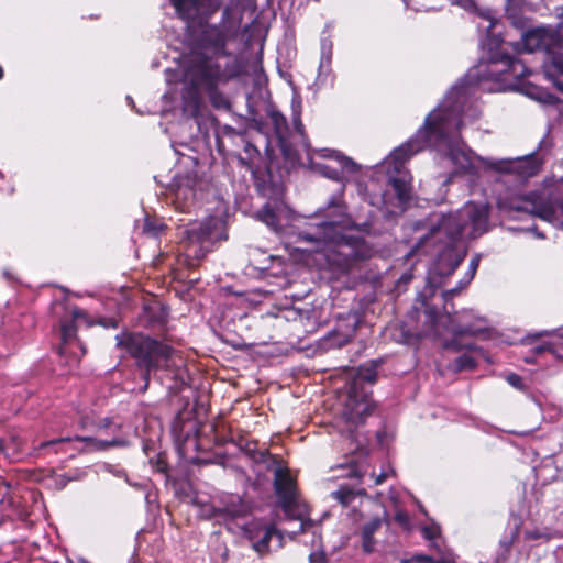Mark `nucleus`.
Masks as SVG:
<instances>
[{"label": "nucleus", "instance_id": "nucleus-45", "mask_svg": "<svg viewBox=\"0 0 563 563\" xmlns=\"http://www.w3.org/2000/svg\"><path fill=\"white\" fill-rule=\"evenodd\" d=\"M296 129L298 132H301L302 123L300 121L296 123Z\"/></svg>", "mask_w": 563, "mask_h": 563}, {"label": "nucleus", "instance_id": "nucleus-46", "mask_svg": "<svg viewBox=\"0 0 563 563\" xmlns=\"http://www.w3.org/2000/svg\"><path fill=\"white\" fill-rule=\"evenodd\" d=\"M400 563H413V562H412V559L409 558V559L401 560Z\"/></svg>", "mask_w": 563, "mask_h": 563}, {"label": "nucleus", "instance_id": "nucleus-5", "mask_svg": "<svg viewBox=\"0 0 563 563\" xmlns=\"http://www.w3.org/2000/svg\"><path fill=\"white\" fill-rule=\"evenodd\" d=\"M251 459L258 464H264L267 470L274 472V488L279 504L289 521L296 523L297 528L292 530H277L273 526L264 527L261 532L262 537L257 540L251 536L253 548L258 553H265L269 550V541L276 539V548L282 547L284 534L294 538L297 533L303 532L307 525L311 526L303 518V509L299 503L295 481L289 471L282 466L280 461L272 455L268 451L251 452Z\"/></svg>", "mask_w": 563, "mask_h": 563}, {"label": "nucleus", "instance_id": "nucleus-10", "mask_svg": "<svg viewBox=\"0 0 563 563\" xmlns=\"http://www.w3.org/2000/svg\"><path fill=\"white\" fill-rule=\"evenodd\" d=\"M517 53H545V60L563 74V23L540 25L521 33L519 42L514 43Z\"/></svg>", "mask_w": 563, "mask_h": 563}, {"label": "nucleus", "instance_id": "nucleus-36", "mask_svg": "<svg viewBox=\"0 0 563 563\" xmlns=\"http://www.w3.org/2000/svg\"><path fill=\"white\" fill-rule=\"evenodd\" d=\"M395 520L401 525L408 523V515L405 511H397L395 515Z\"/></svg>", "mask_w": 563, "mask_h": 563}, {"label": "nucleus", "instance_id": "nucleus-26", "mask_svg": "<svg viewBox=\"0 0 563 563\" xmlns=\"http://www.w3.org/2000/svg\"><path fill=\"white\" fill-rule=\"evenodd\" d=\"M479 261H481V256L478 254H476L470 262V265H468V269L465 274V276L463 277V285L462 287H466L471 280L474 278L475 276V273L478 268V265H479Z\"/></svg>", "mask_w": 563, "mask_h": 563}, {"label": "nucleus", "instance_id": "nucleus-14", "mask_svg": "<svg viewBox=\"0 0 563 563\" xmlns=\"http://www.w3.org/2000/svg\"><path fill=\"white\" fill-rule=\"evenodd\" d=\"M320 156L333 158L339 167L330 164H316V169L324 177L343 183L345 180V174H354L358 170L360 166L350 157L342 155L341 153L332 150H321Z\"/></svg>", "mask_w": 563, "mask_h": 563}, {"label": "nucleus", "instance_id": "nucleus-22", "mask_svg": "<svg viewBox=\"0 0 563 563\" xmlns=\"http://www.w3.org/2000/svg\"><path fill=\"white\" fill-rule=\"evenodd\" d=\"M268 117L271 119V122L274 126L275 134L280 143L282 146H284V139L288 131L287 120L277 110H271L268 113Z\"/></svg>", "mask_w": 563, "mask_h": 563}, {"label": "nucleus", "instance_id": "nucleus-40", "mask_svg": "<svg viewBox=\"0 0 563 563\" xmlns=\"http://www.w3.org/2000/svg\"><path fill=\"white\" fill-rule=\"evenodd\" d=\"M540 335H541V333H536L533 335L527 336L526 339H523V341L532 342V341L537 340Z\"/></svg>", "mask_w": 563, "mask_h": 563}, {"label": "nucleus", "instance_id": "nucleus-47", "mask_svg": "<svg viewBox=\"0 0 563 563\" xmlns=\"http://www.w3.org/2000/svg\"><path fill=\"white\" fill-rule=\"evenodd\" d=\"M547 144L545 140L540 141L539 148H543V146Z\"/></svg>", "mask_w": 563, "mask_h": 563}, {"label": "nucleus", "instance_id": "nucleus-4", "mask_svg": "<svg viewBox=\"0 0 563 563\" xmlns=\"http://www.w3.org/2000/svg\"><path fill=\"white\" fill-rule=\"evenodd\" d=\"M231 71L217 57L192 53L183 65L181 99L184 112L197 118L202 95H207L212 106L229 110L230 100L218 90V86L231 78Z\"/></svg>", "mask_w": 563, "mask_h": 563}, {"label": "nucleus", "instance_id": "nucleus-34", "mask_svg": "<svg viewBox=\"0 0 563 563\" xmlns=\"http://www.w3.org/2000/svg\"><path fill=\"white\" fill-rule=\"evenodd\" d=\"M310 563H328L323 551H313L309 555Z\"/></svg>", "mask_w": 563, "mask_h": 563}, {"label": "nucleus", "instance_id": "nucleus-29", "mask_svg": "<svg viewBox=\"0 0 563 563\" xmlns=\"http://www.w3.org/2000/svg\"><path fill=\"white\" fill-rule=\"evenodd\" d=\"M163 229V224L153 222L150 219H145L143 231L147 234L156 236L159 231Z\"/></svg>", "mask_w": 563, "mask_h": 563}, {"label": "nucleus", "instance_id": "nucleus-44", "mask_svg": "<svg viewBox=\"0 0 563 563\" xmlns=\"http://www.w3.org/2000/svg\"><path fill=\"white\" fill-rule=\"evenodd\" d=\"M431 548L435 549L437 551L440 552V547L438 544V542L433 541L432 544H431Z\"/></svg>", "mask_w": 563, "mask_h": 563}, {"label": "nucleus", "instance_id": "nucleus-35", "mask_svg": "<svg viewBox=\"0 0 563 563\" xmlns=\"http://www.w3.org/2000/svg\"><path fill=\"white\" fill-rule=\"evenodd\" d=\"M413 563H431L432 556L427 554H416L411 556Z\"/></svg>", "mask_w": 563, "mask_h": 563}, {"label": "nucleus", "instance_id": "nucleus-41", "mask_svg": "<svg viewBox=\"0 0 563 563\" xmlns=\"http://www.w3.org/2000/svg\"><path fill=\"white\" fill-rule=\"evenodd\" d=\"M410 279H411V275H408V274H404V275L400 277V280H401V282H405V283H408Z\"/></svg>", "mask_w": 563, "mask_h": 563}, {"label": "nucleus", "instance_id": "nucleus-37", "mask_svg": "<svg viewBox=\"0 0 563 563\" xmlns=\"http://www.w3.org/2000/svg\"><path fill=\"white\" fill-rule=\"evenodd\" d=\"M189 0H172L173 5L180 10Z\"/></svg>", "mask_w": 563, "mask_h": 563}, {"label": "nucleus", "instance_id": "nucleus-11", "mask_svg": "<svg viewBox=\"0 0 563 563\" xmlns=\"http://www.w3.org/2000/svg\"><path fill=\"white\" fill-rule=\"evenodd\" d=\"M537 195L510 194L499 197L498 209L509 217L516 218V213H528L539 217L554 228L563 230V198H549L539 201Z\"/></svg>", "mask_w": 563, "mask_h": 563}, {"label": "nucleus", "instance_id": "nucleus-3", "mask_svg": "<svg viewBox=\"0 0 563 563\" xmlns=\"http://www.w3.org/2000/svg\"><path fill=\"white\" fill-rule=\"evenodd\" d=\"M488 229V208L484 205L467 202L455 213L433 214L429 233L419 238L417 247L428 244H442L435 269L439 274H452L463 257L454 252L455 242L466 235L475 239Z\"/></svg>", "mask_w": 563, "mask_h": 563}, {"label": "nucleus", "instance_id": "nucleus-21", "mask_svg": "<svg viewBox=\"0 0 563 563\" xmlns=\"http://www.w3.org/2000/svg\"><path fill=\"white\" fill-rule=\"evenodd\" d=\"M249 511V507L238 496H231L221 508V512L229 519H236L244 517Z\"/></svg>", "mask_w": 563, "mask_h": 563}, {"label": "nucleus", "instance_id": "nucleus-15", "mask_svg": "<svg viewBox=\"0 0 563 563\" xmlns=\"http://www.w3.org/2000/svg\"><path fill=\"white\" fill-rule=\"evenodd\" d=\"M289 210L279 199L267 201L256 212V218L265 223L272 231L278 233L283 228V220L287 219Z\"/></svg>", "mask_w": 563, "mask_h": 563}, {"label": "nucleus", "instance_id": "nucleus-19", "mask_svg": "<svg viewBox=\"0 0 563 563\" xmlns=\"http://www.w3.org/2000/svg\"><path fill=\"white\" fill-rule=\"evenodd\" d=\"M365 494L364 488H356L353 485L341 484L336 490L331 492L330 496L342 506H349L356 496Z\"/></svg>", "mask_w": 563, "mask_h": 563}, {"label": "nucleus", "instance_id": "nucleus-51", "mask_svg": "<svg viewBox=\"0 0 563 563\" xmlns=\"http://www.w3.org/2000/svg\"><path fill=\"white\" fill-rule=\"evenodd\" d=\"M562 180H563V178H562Z\"/></svg>", "mask_w": 563, "mask_h": 563}, {"label": "nucleus", "instance_id": "nucleus-31", "mask_svg": "<svg viewBox=\"0 0 563 563\" xmlns=\"http://www.w3.org/2000/svg\"><path fill=\"white\" fill-rule=\"evenodd\" d=\"M506 380L510 386L518 390H522L525 388V383L522 378L515 373L507 375Z\"/></svg>", "mask_w": 563, "mask_h": 563}, {"label": "nucleus", "instance_id": "nucleus-24", "mask_svg": "<svg viewBox=\"0 0 563 563\" xmlns=\"http://www.w3.org/2000/svg\"><path fill=\"white\" fill-rule=\"evenodd\" d=\"M341 468L344 471V474H342L341 476L353 478L356 481L357 484L361 483V479L364 475V471L360 463L351 461L346 466H341Z\"/></svg>", "mask_w": 563, "mask_h": 563}, {"label": "nucleus", "instance_id": "nucleus-50", "mask_svg": "<svg viewBox=\"0 0 563 563\" xmlns=\"http://www.w3.org/2000/svg\"><path fill=\"white\" fill-rule=\"evenodd\" d=\"M561 335L563 336V329H562V333H561ZM561 358H563V355H561Z\"/></svg>", "mask_w": 563, "mask_h": 563}, {"label": "nucleus", "instance_id": "nucleus-48", "mask_svg": "<svg viewBox=\"0 0 563 563\" xmlns=\"http://www.w3.org/2000/svg\"><path fill=\"white\" fill-rule=\"evenodd\" d=\"M126 100H128L129 104L133 106V100L130 96L126 97Z\"/></svg>", "mask_w": 563, "mask_h": 563}, {"label": "nucleus", "instance_id": "nucleus-23", "mask_svg": "<svg viewBox=\"0 0 563 563\" xmlns=\"http://www.w3.org/2000/svg\"><path fill=\"white\" fill-rule=\"evenodd\" d=\"M476 360L472 355L464 353L454 360L452 369L454 372L473 369L476 367Z\"/></svg>", "mask_w": 563, "mask_h": 563}, {"label": "nucleus", "instance_id": "nucleus-6", "mask_svg": "<svg viewBox=\"0 0 563 563\" xmlns=\"http://www.w3.org/2000/svg\"><path fill=\"white\" fill-rule=\"evenodd\" d=\"M435 294V286L428 283L423 290L418 294L417 303L423 308L426 322L430 330L429 334L441 336L448 332L453 335L450 341H446L444 346L454 351L475 350L473 343H462L463 336H476L485 333L488 330V321L485 317L479 316L474 310L464 309L454 314L451 311L440 313V311L429 305V299Z\"/></svg>", "mask_w": 563, "mask_h": 563}, {"label": "nucleus", "instance_id": "nucleus-18", "mask_svg": "<svg viewBox=\"0 0 563 563\" xmlns=\"http://www.w3.org/2000/svg\"><path fill=\"white\" fill-rule=\"evenodd\" d=\"M4 493H0V522L5 518L22 517L24 510L20 508L14 497L9 494L7 486L2 487Z\"/></svg>", "mask_w": 563, "mask_h": 563}, {"label": "nucleus", "instance_id": "nucleus-2", "mask_svg": "<svg viewBox=\"0 0 563 563\" xmlns=\"http://www.w3.org/2000/svg\"><path fill=\"white\" fill-rule=\"evenodd\" d=\"M324 217L325 220L311 222L298 232V241L312 244L305 251L322 253L329 266L338 273H346L372 256L373 250L363 239L341 233L345 224V207L340 197L329 200Z\"/></svg>", "mask_w": 563, "mask_h": 563}, {"label": "nucleus", "instance_id": "nucleus-16", "mask_svg": "<svg viewBox=\"0 0 563 563\" xmlns=\"http://www.w3.org/2000/svg\"><path fill=\"white\" fill-rule=\"evenodd\" d=\"M332 49L333 43L331 38L322 37L320 43V62L318 67V75L316 79V85L319 87L327 86L328 84H333V71H332Z\"/></svg>", "mask_w": 563, "mask_h": 563}, {"label": "nucleus", "instance_id": "nucleus-49", "mask_svg": "<svg viewBox=\"0 0 563 563\" xmlns=\"http://www.w3.org/2000/svg\"><path fill=\"white\" fill-rule=\"evenodd\" d=\"M3 76V70H2V67L0 66V79L2 78Z\"/></svg>", "mask_w": 563, "mask_h": 563}, {"label": "nucleus", "instance_id": "nucleus-39", "mask_svg": "<svg viewBox=\"0 0 563 563\" xmlns=\"http://www.w3.org/2000/svg\"><path fill=\"white\" fill-rule=\"evenodd\" d=\"M431 563H453V561L449 558H441L439 560H434L432 558V562Z\"/></svg>", "mask_w": 563, "mask_h": 563}, {"label": "nucleus", "instance_id": "nucleus-30", "mask_svg": "<svg viewBox=\"0 0 563 563\" xmlns=\"http://www.w3.org/2000/svg\"><path fill=\"white\" fill-rule=\"evenodd\" d=\"M395 474L394 470L388 467L387 470H383L378 475L371 474V478H373L374 486L383 484L388 477Z\"/></svg>", "mask_w": 563, "mask_h": 563}, {"label": "nucleus", "instance_id": "nucleus-9", "mask_svg": "<svg viewBox=\"0 0 563 563\" xmlns=\"http://www.w3.org/2000/svg\"><path fill=\"white\" fill-rule=\"evenodd\" d=\"M81 426L87 428L95 427L97 432H104L112 434L111 439L100 440L93 437H75V438H58L49 441L42 442L40 449L48 446L60 445L65 443H74V449L84 452L106 451L114 446H126L129 441L123 432V421L118 417H103L97 421L90 420L88 417L81 419Z\"/></svg>", "mask_w": 563, "mask_h": 563}, {"label": "nucleus", "instance_id": "nucleus-42", "mask_svg": "<svg viewBox=\"0 0 563 563\" xmlns=\"http://www.w3.org/2000/svg\"><path fill=\"white\" fill-rule=\"evenodd\" d=\"M173 76H174V74H173V73H170L169 70H167V73H166V80H167V82H168V84H170V82H172V80H173Z\"/></svg>", "mask_w": 563, "mask_h": 563}, {"label": "nucleus", "instance_id": "nucleus-20", "mask_svg": "<svg viewBox=\"0 0 563 563\" xmlns=\"http://www.w3.org/2000/svg\"><path fill=\"white\" fill-rule=\"evenodd\" d=\"M71 318L73 319L70 321H66V322L62 323L60 330H62V340H63L64 345L69 343L71 340H74L76 338L77 328L75 325V322L78 320H86L87 313L79 308H74L71 310Z\"/></svg>", "mask_w": 563, "mask_h": 563}, {"label": "nucleus", "instance_id": "nucleus-8", "mask_svg": "<svg viewBox=\"0 0 563 563\" xmlns=\"http://www.w3.org/2000/svg\"><path fill=\"white\" fill-rule=\"evenodd\" d=\"M115 340L117 345L124 349L136 360L137 366L145 371L144 379L146 383L152 371L167 369L172 365L175 351L163 342L142 333L117 334Z\"/></svg>", "mask_w": 563, "mask_h": 563}, {"label": "nucleus", "instance_id": "nucleus-38", "mask_svg": "<svg viewBox=\"0 0 563 563\" xmlns=\"http://www.w3.org/2000/svg\"><path fill=\"white\" fill-rule=\"evenodd\" d=\"M526 231H533L536 236L539 238V239H543L544 238L543 233L537 231L536 227L526 228Z\"/></svg>", "mask_w": 563, "mask_h": 563}, {"label": "nucleus", "instance_id": "nucleus-28", "mask_svg": "<svg viewBox=\"0 0 563 563\" xmlns=\"http://www.w3.org/2000/svg\"><path fill=\"white\" fill-rule=\"evenodd\" d=\"M532 352H533L534 356H539V355H542L545 352H550L555 357H560L561 358V355L558 353V351L554 349V346L552 344H550V343H544V344L537 345V346H534L532 349Z\"/></svg>", "mask_w": 563, "mask_h": 563}, {"label": "nucleus", "instance_id": "nucleus-7", "mask_svg": "<svg viewBox=\"0 0 563 563\" xmlns=\"http://www.w3.org/2000/svg\"><path fill=\"white\" fill-rule=\"evenodd\" d=\"M378 361H371L357 368L351 383L343 407L340 412L341 432L352 442L361 444L356 429L373 411V402L369 393L365 391L363 384L373 385L377 380Z\"/></svg>", "mask_w": 563, "mask_h": 563}, {"label": "nucleus", "instance_id": "nucleus-17", "mask_svg": "<svg viewBox=\"0 0 563 563\" xmlns=\"http://www.w3.org/2000/svg\"><path fill=\"white\" fill-rule=\"evenodd\" d=\"M383 519L378 516L371 518L361 528L362 549L365 553H372L375 550L376 541L374 534L382 528Z\"/></svg>", "mask_w": 563, "mask_h": 563}, {"label": "nucleus", "instance_id": "nucleus-33", "mask_svg": "<svg viewBox=\"0 0 563 563\" xmlns=\"http://www.w3.org/2000/svg\"><path fill=\"white\" fill-rule=\"evenodd\" d=\"M453 4L461 7L466 11H474L476 9V4L474 0H451Z\"/></svg>", "mask_w": 563, "mask_h": 563}, {"label": "nucleus", "instance_id": "nucleus-25", "mask_svg": "<svg viewBox=\"0 0 563 563\" xmlns=\"http://www.w3.org/2000/svg\"><path fill=\"white\" fill-rule=\"evenodd\" d=\"M542 71L547 80L551 81L554 87L563 93V81L556 79V75H560L558 70L551 65V63L543 62Z\"/></svg>", "mask_w": 563, "mask_h": 563}, {"label": "nucleus", "instance_id": "nucleus-43", "mask_svg": "<svg viewBox=\"0 0 563 563\" xmlns=\"http://www.w3.org/2000/svg\"><path fill=\"white\" fill-rule=\"evenodd\" d=\"M525 361L527 363H533V362H536V358L533 356H530V357L527 356V357H525Z\"/></svg>", "mask_w": 563, "mask_h": 563}, {"label": "nucleus", "instance_id": "nucleus-1", "mask_svg": "<svg viewBox=\"0 0 563 563\" xmlns=\"http://www.w3.org/2000/svg\"><path fill=\"white\" fill-rule=\"evenodd\" d=\"M532 70L525 63L506 53L504 45L489 47L486 59L471 68L444 96L442 102L424 119L416 134L395 148L380 164L400 205L411 198L412 177L406 163L415 154L432 148L445 155L456 170L471 179L482 172L514 173L519 177L534 176L542 159L536 153L516 158H488L476 155L461 137V130L479 118L482 111L477 92H498L507 88L518 90L544 104H556L559 98L522 77Z\"/></svg>", "mask_w": 563, "mask_h": 563}, {"label": "nucleus", "instance_id": "nucleus-27", "mask_svg": "<svg viewBox=\"0 0 563 563\" xmlns=\"http://www.w3.org/2000/svg\"><path fill=\"white\" fill-rule=\"evenodd\" d=\"M462 285H463V279L460 280V283L456 287H454L452 289H448L442 292V300L444 301L442 313H446V311H450L448 309V302L464 288V287H462Z\"/></svg>", "mask_w": 563, "mask_h": 563}, {"label": "nucleus", "instance_id": "nucleus-32", "mask_svg": "<svg viewBox=\"0 0 563 563\" xmlns=\"http://www.w3.org/2000/svg\"><path fill=\"white\" fill-rule=\"evenodd\" d=\"M423 537L428 540H434L440 534V528L435 525L426 526L422 529Z\"/></svg>", "mask_w": 563, "mask_h": 563}, {"label": "nucleus", "instance_id": "nucleus-12", "mask_svg": "<svg viewBox=\"0 0 563 563\" xmlns=\"http://www.w3.org/2000/svg\"><path fill=\"white\" fill-rule=\"evenodd\" d=\"M180 235L186 256L195 260L203 258L217 241L225 239L223 223L217 217L189 222Z\"/></svg>", "mask_w": 563, "mask_h": 563}, {"label": "nucleus", "instance_id": "nucleus-13", "mask_svg": "<svg viewBox=\"0 0 563 563\" xmlns=\"http://www.w3.org/2000/svg\"><path fill=\"white\" fill-rule=\"evenodd\" d=\"M208 183L196 173L177 174L172 184L173 203L181 212H190L191 208L203 198Z\"/></svg>", "mask_w": 563, "mask_h": 563}]
</instances>
